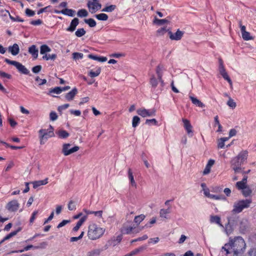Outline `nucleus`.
I'll list each match as a JSON object with an SVG mask.
<instances>
[{
    "label": "nucleus",
    "mask_w": 256,
    "mask_h": 256,
    "mask_svg": "<svg viewBox=\"0 0 256 256\" xmlns=\"http://www.w3.org/2000/svg\"><path fill=\"white\" fill-rule=\"evenodd\" d=\"M246 248V244L244 240L239 236L234 238H230L228 242L222 246V251L225 252L226 256L233 254L234 256H238L244 253Z\"/></svg>",
    "instance_id": "1"
},
{
    "label": "nucleus",
    "mask_w": 256,
    "mask_h": 256,
    "mask_svg": "<svg viewBox=\"0 0 256 256\" xmlns=\"http://www.w3.org/2000/svg\"><path fill=\"white\" fill-rule=\"evenodd\" d=\"M248 156V152L246 150L240 152L238 154L232 158L230 161L231 168L236 174L240 172L242 170L241 165L246 160Z\"/></svg>",
    "instance_id": "2"
},
{
    "label": "nucleus",
    "mask_w": 256,
    "mask_h": 256,
    "mask_svg": "<svg viewBox=\"0 0 256 256\" xmlns=\"http://www.w3.org/2000/svg\"><path fill=\"white\" fill-rule=\"evenodd\" d=\"M104 232L105 228L98 226L94 223H92L88 226V236L91 240H96L100 238Z\"/></svg>",
    "instance_id": "3"
},
{
    "label": "nucleus",
    "mask_w": 256,
    "mask_h": 256,
    "mask_svg": "<svg viewBox=\"0 0 256 256\" xmlns=\"http://www.w3.org/2000/svg\"><path fill=\"white\" fill-rule=\"evenodd\" d=\"M252 202V200L250 198L238 200L234 203L232 212L234 214H239L244 208H248Z\"/></svg>",
    "instance_id": "4"
},
{
    "label": "nucleus",
    "mask_w": 256,
    "mask_h": 256,
    "mask_svg": "<svg viewBox=\"0 0 256 256\" xmlns=\"http://www.w3.org/2000/svg\"><path fill=\"white\" fill-rule=\"evenodd\" d=\"M54 129L51 125L49 126V128L47 130L40 129L39 130L38 133L40 134V144H44V140H47L48 138L54 136Z\"/></svg>",
    "instance_id": "5"
},
{
    "label": "nucleus",
    "mask_w": 256,
    "mask_h": 256,
    "mask_svg": "<svg viewBox=\"0 0 256 256\" xmlns=\"http://www.w3.org/2000/svg\"><path fill=\"white\" fill-rule=\"evenodd\" d=\"M4 62L8 64L15 66L19 72L22 74H28L30 72L29 70L24 65L19 62L11 60L6 58L4 59Z\"/></svg>",
    "instance_id": "6"
},
{
    "label": "nucleus",
    "mask_w": 256,
    "mask_h": 256,
    "mask_svg": "<svg viewBox=\"0 0 256 256\" xmlns=\"http://www.w3.org/2000/svg\"><path fill=\"white\" fill-rule=\"evenodd\" d=\"M87 6L91 13H94L101 8L102 4L98 0H92L88 1Z\"/></svg>",
    "instance_id": "7"
},
{
    "label": "nucleus",
    "mask_w": 256,
    "mask_h": 256,
    "mask_svg": "<svg viewBox=\"0 0 256 256\" xmlns=\"http://www.w3.org/2000/svg\"><path fill=\"white\" fill-rule=\"evenodd\" d=\"M137 114L143 118L152 116L156 115V110L154 108L146 109L144 108H139L136 110Z\"/></svg>",
    "instance_id": "8"
},
{
    "label": "nucleus",
    "mask_w": 256,
    "mask_h": 256,
    "mask_svg": "<svg viewBox=\"0 0 256 256\" xmlns=\"http://www.w3.org/2000/svg\"><path fill=\"white\" fill-rule=\"evenodd\" d=\"M219 63H220L219 71H220V74L222 76L225 80H227L228 82L230 84L232 85V80H230V78L229 77L228 73L226 72L224 68V66L223 64V62L222 59L219 60Z\"/></svg>",
    "instance_id": "9"
},
{
    "label": "nucleus",
    "mask_w": 256,
    "mask_h": 256,
    "mask_svg": "<svg viewBox=\"0 0 256 256\" xmlns=\"http://www.w3.org/2000/svg\"><path fill=\"white\" fill-rule=\"evenodd\" d=\"M238 24L240 28L242 38L245 40H251L252 38L250 36V33L246 31V28L242 25V21L239 20Z\"/></svg>",
    "instance_id": "10"
},
{
    "label": "nucleus",
    "mask_w": 256,
    "mask_h": 256,
    "mask_svg": "<svg viewBox=\"0 0 256 256\" xmlns=\"http://www.w3.org/2000/svg\"><path fill=\"white\" fill-rule=\"evenodd\" d=\"M20 207V204L17 200H12L9 202L6 206V208L11 212L16 211Z\"/></svg>",
    "instance_id": "11"
},
{
    "label": "nucleus",
    "mask_w": 256,
    "mask_h": 256,
    "mask_svg": "<svg viewBox=\"0 0 256 256\" xmlns=\"http://www.w3.org/2000/svg\"><path fill=\"white\" fill-rule=\"evenodd\" d=\"M184 34V32L179 29L175 33H172L170 30L168 31V34L171 40H181Z\"/></svg>",
    "instance_id": "12"
},
{
    "label": "nucleus",
    "mask_w": 256,
    "mask_h": 256,
    "mask_svg": "<svg viewBox=\"0 0 256 256\" xmlns=\"http://www.w3.org/2000/svg\"><path fill=\"white\" fill-rule=\"evenodd\" d=\"M163 68H164V66L162 65L159 64L156 66V70L157 76L160 81V86L162 87L164 86V81L162 80Z\"/></svg>",
    "instance_id": "13"
},
{
    "label": "nucleus",
    "mask_w": 256,
    "mask_h": 256,
    "mask_svg": "<svg viewBox=\"0 0 256 256\" xmlns=\"http://www.w3.org/2000/svg\"><path fill=\"white\" fill-rule=\"evenodd\" d=\"M182 122H184V128L185 130H186L187 134H192L190 135V136H192L193 135L192 134V126L191 125L190 121L186 119L183 118Z\"/></svg>",
    "instance_id": "14"
},
{
    "label": "nucleus",
    "mask_w": 256,
    "mask_h": 256,
    "mask_svg": "<svg viewBox=\"0 0 256 256\" xmlns=\"http://www.w3.org/2000/svg\"><path fill=\"white\" fill-rule=\"evenodd\" d=\"M54 12L56 14H62L64 15L68 16H73L75 14V10L72 9L65 8L61 11L55 10Z\"/></svg>",
    "instance_id": "15"
},
{
    "label": "nucleus",
    "mask_w": 256,
    "mask_h": 256,
    "mask_svg": "<svg viewBox=\"0 0 256 256\" xmlns=\"http://www.w3.org/2000/svg\"><path fill=\"white\" fill-rule=\"evenodd\" d=\"M78 24L79 20L76 18H74L72 20L70 26L66 29V31L70 32H74L76 30V27Z\"/></svg>",
    "instance_id": "16"
},
{
    "label": "nucleus",
    "mask_w": 256,
    "mask_h": 256,
    "mask_svg": "<svg viewBox=\"0 0 256 256\" xmlns=\"http://www.w3.org/2000/svg\"><path fill=\"white\" fill-rule=\"evenodd\" d=\"M8 50L13 56H16L20 52V48L18 44H14L12 46H8Z\"/></svg>",
    "instance_id": "17"
},
{
    "label": "nucleus",
    "mask_w": 256,
    "mask_h": 256,
    "mask_svg": "<svg viewBox=\"0 0 256 256\" xmlns=\"http://www.w3.org/2000/svg\"><path fill=\"white\" fill-rule=\"evenodd\" d=\"M77 93L78 90L76 88H74L70 92L66 94L65 98L68 101H70L74 99Z\"/></svg>",
    "instance_id": "18"
},
{
    "label": "nucleus",
    "mask_w": 256,
    "mask_h": 256,
    "mask_svg": "<svg viewBox=\"0 0 256 256\" xmlns=\"http://www.w3.org/2000/svg\"><path fill=\"white\" fill-rule=\"evenodd\" d=\"M68 145H66L65 146V147L64 148V156H68L74 152H77L78 150H79L80 149V147L78 146H74L73 148H70V150H66V146H67Z\"/></svg>",
    "instance_id": "19"
},
{
    "label": "nucleus",
    "mask_w": 256,
    "mask_h": 256,
    "mask_svg": "<svg viewBox=\"0 0 256 256\" xmlns=\"http://www.w3.org/2000/svg\"><path fill=\"white\" fill-rule=\"evenodd\" d=\"M88 216H82L77 222L76 226L73 228L72 231L74 232H77L82 224L86 220Z\"/></svg>",
    "instance_id": "20"
},
{
    "label": "nucleus",
    "mask_w": 256,
    "mask_h": 256,
    "mask_svg": "<svg viewBox=\"0 0 256 256\" xmlns=\"http://www.w3.org/2000/svg\"><path fill=\"white\" fill-rule=\"evenodd\" d=\"M28 52L32 55L34 58H38V50L35 45L33 44L28 48Z\"/></svg>",
    "instance_id": "21"
},
{
    "label": "nucleus",
    "mask_w": 256,
    "mask_h": 256,
    "mask_svg": "<svg viewBox=\"0 0 256 256\" xmlns=\"http://www.w3.org/2000/svg\"><path fill=\"white\" fill-rule=\"evenodd\" d=\"M135 227L132 226H124L121 228V232L122 234H130L133 232V230L135 229Z\"/></svg>",
    "instance_id": "22"
},
{
    "label": "nucleus",
    "mask_w": 256,
    "mask_h": 256,
    "mask_svg": "<svg viewBox=\"0 0 256 256\" xmlns=\"http://www.w3.org/2000/svg\"><path fill=\"white\" fill-rule=\"evenodd\" d=\"M83 211L86 214V216L88 214H94L95 216H98L100 218H102V213H103L102 210L91 211L90 210H88L87 209H86V208L83 209Z\"/></svg>",
    "instance_id": "23"
},
{
    "label": "nucleus",
    "mask_w": 256,
    "mask_h": 256,
    "mask_svg": "<svg viewBox=\"0 0 256 256\" xmlns=\"http://www.w3.org/2000/svg\"><path fill=\"white\" fill-rule=\"evenodd\" d=\"M48 183V178H46L44 180H37L32 182L33 188H36L40 186L45 185Z\"/></svg>",
    "instance_id": "24"
},
{
    "label": "nucleus",
    "mask_w": 256,
    "mask_h": 256,
    "mask_svg": "<svg viewBox=\"0 0 256 256\" xmlns=\"http://www.w3.org/2000/svg\"><path fill=\"white\" fill-rule=\"evenodd\" d=\"M190 99L192 103L196 106L200 108H204L205 106L204 104L197 98L192 96H190Z\"/></svg>",
    "instance_id": "25"
},
{
    "label": "nucleus",
    "mask_w": 256,
    "mask_h": 256,
    "mask_svg": "<svg viewBox=\"0 0 256 256\" xmlns=\"http://www.w3.org/2000/svg\"><path fill=\"white\" fill-rule=\"evenodd\" d=\"M88 57L92 60H98L100 62H104L106 61L107 58L106 57L104 56H98L96 55H94L92 54H90L88 56Z\"/></svg>",
    "instance_id": "26"
},
{
    "label": "nucleus",
    "mask_w": 256,
    "mask_h": 256,
    "mask_svg": "<svg viewBox=\"0 0 256 256\" xmlns=\"http://www.w3.org/2000/svg\"><path fill=\"white\" fill-rule=\"evenodd\" d=\"M160 82L158 78H156L154 75H152L150 80V84L152 86V88L154 90Z\"/></svg>",
    "instance_id": "27"
},
{
    "label": "nucleus",
    "mask_w": 256,
    "mask_h": 256,
    "mask_svg": "<svg viewBox=\"0 0 256 256\" xmlns=\"http://www.w3.org/2000/svg\"><path fill=\"white\" fill-rule=\"evenodd\" d=\"M128 178L132 186L136 187V184L134 180L132 170L130 168L128 169Z\"/></svg>",
    "instance_id": "28"
},
{
    "label": "nucleus",
    "mask_w": 256,
    "mask_h": 256,
    "mask_svg": "<svg viewBox=\"0 0 256 256\" xmlns=\"http://www.w3.org/2000/svg\"><path fill=\"white\" fill-rule=\"evenodd\" d=\"M229 138L224 137L220 138L218 140V148H224V142L228 140Z\"/></svg>",
    "instance_id": "29"
},
{
    "label": "nucleus",
    "mask_w": 256,
    "mask_h": 256,
    "mask_svg": "<svg viewBox=\"0 0 256 256\" xmlns=\"http://www.w3.org/2000/svg\"><path fill=\"white\" fill-rule=\"evenodd\" d=\"M101 72V68L100 67L97 68L96 71L91 70L88 72V76L91 78H94L99 76Z\"/></svg>",
    "instance_id": "30"
},
{
    "label": "nucleus",
    "mask_w": 256,
    "mask_h": 256,
    "mask_svg": "<svg viewBox=\"0 0 256 256\" xmlns=\"http://www.w3.org/2000/svg\"><path fill=\"white\" fill-rule=\"evenodd\" d=\"M242 195L244 196V197H248L249 196H250L252 193V190H251V188L247 185L246 186V188H244V189H243L242 190Z\"/></svg>",
    "instance_id": "31"
},
{
    "label": "nucleus",
    "mask_w": 256,
    "mask_h": 256,
    "mask_svg": "<svg viewBox=\"0 0 256 256\" xmlns=\"http://www.w3.org/2000/svg\"><path fill=\"white\" fill-rule=\"evenodd\" d=\"M50 51V48L46 44H42L40 47V54H44Z\"/></svg>",
    "instance_id": "32"
},
{
    "label": "nucleus",
    "mask_w": 256,
    "mask_h": 256,
    "mask_svg": "<svg viewBox=\"0 0 256 256\" xmlns=\"http://www.w3.org/2000/svg\"><path fill=\"white\" fill-rule=\"evenodd\" d=\"M57 134L60 138H66L69 136L70 134L65 130H60L57 132Z\"/></svg>",
    "instance_id": "33"
},
{
    "label": "nucleus",
    "mask_w": 256,
    "mask_h": 256,
    "mask_svg": "<svg viewBox=\"0 0 256 256\" xmlns=\"http://www.w3.org/2000/svg\"><path fill=\"white\" fill-rule=\"evenodd\" d=\"M146 218L145 215L141 214L140 215L136 216L134 218V222L138 225Z\"/></svg>",
    "instance_id": "34"
},
{
    "label": "nucleus",
    "mask_w": 256,
    "mask_h": 256,
    "mask_svg": "<svg viewBox=\"0 0 256 256\" xmlns=\"http://www.w3.org/2000/svg\"><path fill=\"white\" fill-rule=\"evenodd\" d=\"M170 213V209H161L160 212V215L161 218H168L167 215Z\"/></svg>",
    "instance_id": "35"
},
{
    "label": "nucleus",
    "mask_w": 256,
    "mask_h": 256,
    "mask_svg": "<svg viewBox=\"0 0 256 256\" xmlns=\"http://www.w3.org/2000/svg\"><path fill=\"white\" fill-rule=\"evenodd\" d=\"M153 22L154 24L158 25H162L168 23V21L166 19H158L156 17H155Z\"/></svg>",
    "instance_id": "36"
},
{
    "label": "nucleus",
    "mask_w": 256,
    "mask_h": 256,
    "mask_svg": "<svg viewBox=\"0 0 256 256\" xmlns=\"http://www.w3.org/2000/svg\"><path fill=\"white\" fill-rule=\"evenodd\" d=\"M95 17L100 20H106L108 18V16L104 13L96 14Z\"/></svg>",
    "instance_id": "37"
},
{
    "label": "nucleus",
    "mask_w": 256,
    "mask_h": 256,
    "mask_svg": "<svg viewBox=\"0 0 256 256\" xmlns=\"http://www.w3.org/2000/svg\"><path fill=\"white\" fill-rule=\"evenodd\" d=\"M140 123V118L138 116H134L132 120V126L136 128Z\"/></svg>",
    "instance_id": "38"
},
{
    "label": "nucleus",
    "mask_w": 256,
    "mask_h": 256,
    "mask_svg": "<svg viewBox=\"0 0 256 256\" xmlns=\"http://www.w3.org/2000/svg\"><path fill=\"white\" fill-rule=\"evenodd\" d=\"M246 186H247L246 184L242 181L238 182H236V186L237 188V189L238 190H242L243 189H244V188H246Z\"/></svg>",
    "instance_id": "39"
},
{
    "label": "nucleus",
    "mask_w": 256,
    "mask_h": 256,
    "mask_svg": "<svg viewBox=\"0 0 256 256\" xmlns=\"http://www.w3.org/2000/svg\"><path fill=\"white\" fill-rule=\"evenodd\" d=\"M57 57V56L56 54H46L45 55H44L43 56H42V59L43 60H54Z\"/></svg>",
    "instance_id": "40"
},
{
    "label": "nucleus",
    "mask_w": 256,
    "mask_h": 256,
    "mask_svg": "<svg viewBox=\"0 0 256 256\" xmlns=\"http://www.w3.org/2000/svg\"><path fill=\"white\" fill-rule=\"evenodd\" d=\"M84 22L88 24V26L91 28L94 27L96 24V22L92 18L85 19Z\"/></svg>",
    "instance_id": "41"
},
{
    "label": "nucleus",
    "mask_w": 256,
    "mask_h": 256,
    "mask_svg": "<svg viewBox=\"0 0 256 256\" xmlns=\"http://www.w3.org/2000/svg\"><path fill=\"white\" fill-rule=\"evenodd\" d=\"M210 222H215L217 224L222 226L220 224V218L218 216H210Z\"/></svg>",
    "instance_id": "42"
},
{
    "label": "nucleus",
    "mask_w": 256,
    "mask_h": 256,
    "mask_svg": "<svg viewBox=\"0 0 256 256\" xmlns=\"http://www.w3.org/2000/svg\"><path fill=\"white\" fill-rule=\"evenodd\" d=\"M68 208L70 210H75L76 209V205L74 201L70 200L68 204Z\"/></svg>",
    "instance_id": "43"
},
{
    "label": "nucleus",
    "mask_w": 256,
    "mask_h": 256,
    "mask_svg": "<svg viewBox=\"0 0 256 256\" xmlns=\"http://www.w3.org/2000/svg\"><path fill=\"white\" fill-rule=\"evenodd\" d=\"M86 33V30L83 28H78L75 32V34L78 37H82L84 36Z\"/></svg>",
    "instance_id": "44"
},
{
    "label": "nucleus",
    "mask_w": 256,
    "mask_h": 256,
    "mask_svg": "<svg viewBox=\"0 0 256 256\" xmlns=\"http://www.w3.org/2000/svg\"><path fill=\"white\" fill-rule=\"evenodd\" d=\"M77 14L79 17H86L88 16V12L86 10L81 9L78 12Z\"/></svg>",
    "instance_id": "45"
},
{
    "label": "nucleus",
    "mask_w": 256,
    "mask_h": 256,
    "mask_svg": "<svg viewBox=\"0 0 256 256\" xmlns=\"http://www.w3.org/2000/svg\"><path fill=\"white\" fill-rule=\"evenodd\" d=\"M116 8V5H110L109 6H106L102 10V11L105 12H112L114 11Z\"/></svg>",
    "instance_id": "46"
},
{
    "label": "nucleus",
    "mask_w": 256,
    "mask_h": 256,
    "mask_svg": "<svg viewBox=\"0 0 256 256\" xmlns=\"http://www.w3.org/2000/svg\"><path fill=\"white\" fill-rule=\"evenodd\" d=\"M167 31L168 30H167L166 28H161L156 30V34L158 36H163Z\"/></svg>",
    "instance_id": "47"
},
{
    "label": "nucleus",
    "mask_w": 256,
    "mask_h": 256,
    "mask_svg": "<svg viewBox=\"0 0 256 256\" xmlns=\"http://www.w3.org/2000/svg\"><path fill=\"white\" fill-rule=\"evenodd\" d=\"M72 55L73 59L75 60L82 59L84 56L83 54L77 52H74Z\"/></svg>",
    "instance_id": "48"
},
{
    "label": "nucleus",
    "mask_w": 256,
    "mask_h": 256,
    "mask_svg": "<svg viewBox=\"0 0 256 256\" xmlns=\"http://www.w3.org/2000/svg\"><path fill=\"white\" fill-rule=\"evenodd\" d=\"M146 248L145 246H142L137 248L134 249V250H132L131 252L132 254V255L134 256V255L138 254V253H139L140 252L144 250V249H146Z\"/></svg>",
    "instance_id": "49"
},
{
    "label": "nucleus",
    "mask_w": 256,
    "mask_h": 256,
    "mask_svg": "<svg viewBox=\"0 0 256 256\" xmlns=\"http://www.w3.org/2000/svg\"><path fill=\"white\" fill-rule=\"evenodd\" d=\"M146 124L148 125H150L151 124H152L153 125L156 126L158 125V121L155 118L150 120L147 119L146 120Z\"/></svg>",
    "instance_id": "50"
},
{
    "label": "nucleus",
    "mask_w": 256,
    "mask_h": 256,
    "mask_svg": "<svg viewBox=\"0 0 256 256\" xmlns=\"http://www.w3.org/2000/svg\"><path fill=\"white\" fill-rule=\"evenodd\" d=\"M38 248V246H34L33 245L30 244V245H28V246H25L23 250H19L18 252H22L24 251H28V250H30V248ZM16 252H18V251H16Z\"/></svg>",
    "instance_id": "51"
},
{
    "label": "nucleus",
    "mask_w": 256,
    "mask_h": 256,
    "mask_svg": "<svg viewBox=\"0 0 256 256\" xmlns=\"http://www.w3.org/2000/svg\"><path fill=\"white\" fill-rule=\"evenodd\" d=\"M84 232H82L78 236H77V237H72L70 238V242H76L81 238H82L83 237L84 235Z\"/></svg>",
    "instance_id": "52"
},
{
    "label": "nucleus",
    "mask_w": 256,
    "mask_h": 256,
    "mask_svg": "<svg viewBox=\"0 0 256 256\" xmlns=\"http://www.w3.org/2000/svg\"><path fill=\"white\" fill-rule=\"evenodd\" d=\"M50 92L54 93L56 94H60L62 92V88L60 87H56L53 89H52L50 91Z\"/></svg>",
    "instance_id": "53"
},
{
    "label": "nucleus",
    "mask_w": 256,
    "mask_h": 256,
    "mask_svg": "<svg viewBox=\"0 0 256 256\" xmlns=\"http://www.w3.org/2000/svg\"><path fill=\"white\" fill-rule=\"evenodd\" d=\"M38 213V210H35L32 213L31 217L30 220V224H32L34 222V220L36 219V216H37Z\"/></svg>",
    "instance_id": "54"
},
{
    "label": "nucleus",
    "mask_w": 256,
    "mask_h": 256,
    "mask_svg": "<svg viewBox=\"0 0 256 256\" xmlns=\"http://www.w3.org/2000/svg\"><path fill=\"white\" fill-rule=\"evenodd\" d=\"M227 104L230 108H234L236 107V103L232 98H230L227 102Z\"/></svg>",
    "instance_id": "55"
},
{
    "label": "nucleus",
    "mask_w": 256,
    "mask_h": 256,
    "mask_svg": "<svg viewBox=\"0 0 256 256\" xmlns=\"http://www.w3.org/2000/svg\"><path fill=\"white\" fill-rule=\"evenodd\" d=\"M0 76L1 78H6L8 79H10L12 78V76L10 74L2 71H0Z\"/></svg>",
    "instance_id": "56"
},
{
    "label": "nucleus",
    "mask_w": 256,
    "mask_h": 256,
    "mask_svg": "<svg viewBox=\"0 0 256 256\" xmlns=\"http://www.w3.org/2000/svg\"><path fill=\"white\" fill-rule=\"evenodd\" d=\"M230 221V220L228 218V224L226 226V231L228 234H230L232 232V226L229 224Z\"/></svg>",
    "instance_id": "57"
},
{
    "label": "nucleus",
    "mask_w": 256,
    "mask_h": 256,
    "mask_svg": "<svg viewBox=\"0 0 256 256\" xmlns=\"http://www.w3.org/2000/svg\"><path fill=\"white\" fill-rule=\"evenodd\" d=\"M42 70V66L40 65L36 66L32 68V72L34 73L37 74Z\"/></svg>",
    "instance_id": "58"
},
{
    "label": "nucleus",
    "mask_w": 256,
    "mask_h": 256,
    "mask_svg": "<svg viewBox=\"0 0 256 256\" xmlns=\"http://www.w3.org/2000/svg\"><path fill=\"white\" fill-rule=\"evenodd\" d=\"M30 24L34 26H38L42 24V21L40 19H38L36 20H32L30 22Z\"/></svg>",
    "instance_id": "59"
},
{
    "label": "nucleus",
    "mask_w": 256,
    "mask_h": 256,
    "mask_svg": "<svg viewBox=\"0 0 256 256\" xmlns=\"http://www.w3.org/2000/svg\"><path fill=\"white\" fill-rule=\"evenodd\" d=\"M35 80L36 82H38L39 85H42L46 82V79H41L38 76H36Z\"/></svg>",
    "instance_id": "60"
},
{
    "label": "nucleus",
    "mask_w": 256,
    "mask_h": 256,
    "mask_svg": "<svg viewBox=\"0 0 256 256\" xmlns=\"http://www.w3.org/2000/svg\"><path fill=\"white\" fill-rule=\"evenodd\" d=\"M26 14L28 16H32L34 15L35 12L34 10H32L30 9L26 8Z\"/></svg>",
    "instance_id": "61"
},
{
    "label": "nucleus",
    "mask_w": 256,
    "mask_h": 256,
    "mask_svg": "<svg viewBox=\"0 0 256 256\" xmlns=\"http://www.w3.org/2000/svg\"><path fill=\"white\" fill-rule=\"evenodd\" d=\"M50 120L54 121L57 119L58 116L56 112H52L50 114Z\"/></svg>",
    "instance_id": "62"
},
{
    "label": "nucleus",
    "mask_w": 256,
    "mask_h": 256,
    "mask_svg": "<svg viewBox=\"0 0 256 256\" xmlns=\"http://www.w3.org/2000/svg\"><path fill=\"white\" fill-rule=\"evenodd\" d=\"M208 198L216 200H219L222 199V196H217L210 194Z\"/></svg>",
    "instance_id": "63"
},
{
    "label": "nucleus",
    "mask_w": 256,
    "mask_h": 256,
    "mask_svg": "<svg viewBox=\"0 0 256 256\" xmlns=\"http://www.w3.org/2000/svg\"><path fill=\"white\" fill-rule=\"evenodd\" d=\"M248 256H256V248H251L248 252Z\"/></svg>",
    "instance_id": "64"
}]
</instances>
